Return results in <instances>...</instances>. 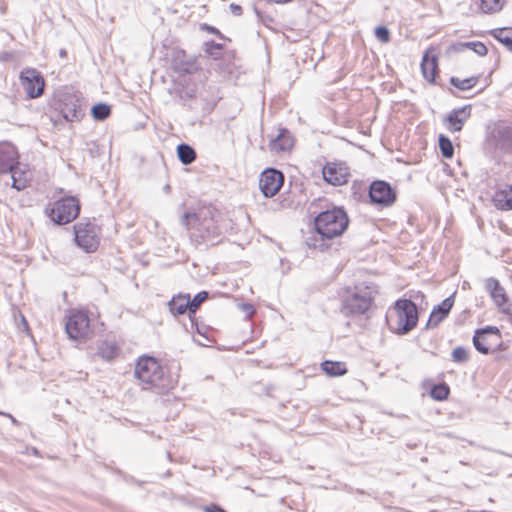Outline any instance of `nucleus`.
<instances>
[{
	"label": "nucleus",
	"instance_id": "1",
	"mask_svg": "<svg viewBox=\"0 0 512 512\" xmlns=\"http://www.w3.org/2000/svg\"><path fill=\"white\" fill-rule=\"evenodd\" d=\"M349 222L348 214L343 207H333L320 212L313 222L315 233L306 238V245L321 252L328 250V241L340 237L347 230Z\"/></svg>",
	"mask_w": 512,
	"mask_h": 512
},
{
	"label": "nucleus",
	"instance_id": "2",
	"mask_svg": "<svg viewBox=\"0 0 512 512\" xmlns=\"http://www.w3.org/2000/svg\"><path fill=\"white\" fill-rule=\"evenodd\" d=\"M181 224L189 231L190 240L196 247L214 246L222 241V233L211 208H202L197 212L186 211L181 218Z\"/></svg>",
	"mask_w": 512,
	"mask_h": 512
},
{
	"label": "nucleus",
	"instance_id": "3",
	"mask_svg": "<svg viewBox=\"0 0 512 512\" xmlns=\"http://www.w3.org/2000/svg\"><path fill=\"white\" fill-rule=\"evenodd\" d=\"M134 375L144 385L143 389L153 390L157 394H162L175 385L174 379L166 373L159 360L149 355L138 358Z\"/></svg>",
	"mask_w": 512,
	"mask_h": 512
},
{
	"label": "nucleus",
	"instance_id": "4",
	"mask_svg": "<svg viewBox=\"0 0 512 512\" xmlns=\"http://www.w3.org/2000/svg\"><path fill=\"white\" fill-rule=\"evenodd\" d=\"M417 305L407 298L395 301L393 309L386 315L389 330L396 335H407L418 324Z\"/></svg>",
	"mask_w": 512,
	"mask_h": 512
},
{
	"label": "nucleus",
	"instance_id": "5",
	"mask_svg": "<svg viewBox=\"0 0 512 512\" xmlns=\"http://www.w3.org/2000/svg\"><path fill=\"white\" fill-rule=\"evenodd\" d=\"M376 290L373 286L360 285L342 300L341 311L346 316H360L365 314L374 302Z\"/></svg>",
	"mask_w": 512,
	"mask_h": 512
},
{
	"label": "nucleus",
	"instance_id": "6",
	"mask_svg": "<svg viewBox=\"0 0 512 512\" xmlns=\"http://www.w3.org/2000/svg\"><path fill=\"white\" fill-rule=\"evenodd\" d=\"M80 213L79 200L74 196L62 197L56 200L47 215L57 225H65L72 222Z\"/></svg>",
	"mask_w": 512,
	"mask_h": 512
},
{
	"label": "nucleus",
	"instance_id": "7",
	"mask_svg": "<svg viewBox=\"0 0 512 512\" xmlns=\"http://www.w3.org/2000/svg\"><path fill=\"white\" fill-rule=\"evenodd\" d=\"M483 149L492 158L512 151V130H490Z\"/></svg>",
	"mask_w": 512,
	"mask_h": 512
},
{
	"label": "nucleus",
	"instance_id": "8",
	"mask_svg": "<svg viewBox=\"0 0 512 512\" xmlns=\"http://www.w3.org/2000/svg\"><path fill=\"white\" fill-rule=\"evenodd\" d=\"M368 197L371 204L387 208L397 200L396 190L385 180H374L370 183Z\"/></svg>",
	"mask_w": 512,
	"mask_h": 512
},
{
	"label": "nucleus",
	"instance_id": "9",
	"mask_svg": "<svg viewBox=\"0 0 512 512\" xmlns=\"http://www.w3.org/2000/svg\"><path fill=\"white\" fill-rule=\"evenodd\" d=\"M74 241L79 248L87 253L96 251L100 244L97 226L90 221L75 224Z\"/></svg>",
	"mask_w": 512,
	"mask_h": 512
},
{
	"label": "nucleus",
	"instance_id": "10",
	"mask_svg": "<svg viewBox=\"0 0 512 512\" xmlns=\"http://www.w3.org/2000/svg\"><path fill=\"white\" fill-rule=\"evenodd\" d=\"M65 331L72 340H82L87 337L90 331V319L88 314L82 310H73L67 316Z\"/></svg>",
	"mask_w": 512,
	"mask_h": 512
},
{
	"label": "nucleus",
	"instance_id": "11",
	"mask_svg": "<svg viewBox=\"0 0 512 512\" xmlns=\"http://www.w3.org/2000/svg\"><path fill=\"white\" fill-rule=\"evenodd\" d=\"M494 336L499 340L501 338V332L496 326L488 325L483 328L476 329L472 337V343L476 351L483 355L490 354L491 348L494 345Z\"/></svg>",
	"mask_w": 512,
	"mask_h": 512
},
{
	"label": "nucleus",
	"instance_id": "12",
	"mask_svg": "<svg viewBox=\"0 0 512 512\" xmlns=\"http://www.w3.org/2000/svg\"><path fill=\"white\" fill-rule=\"evenodd\" d=\"M283 183L284 175L276 168H267L260 174L259 188L266 198L276 195Z\"/></svg>",
	"mask_w": 512,
	"mask_h": 512
},
{
	"label": "nucleus",
	"instance_id": "13",
	"mask_svg": "<svg viewBox=\"0 0 512 512\" xmlns=\"http://www.w3.org/2000/svg\"><path fill=\"white\" fill-rule=\"evenodd\" d=\"M20 80L29 98H38L43 94L45 81L41 73L36 69L26 68L22 70Z\"/></svg>",
	"mask_w": 512,
	"mask_h": 512
},
{
	"label": "nucleus",
	"instance_id": "14",
	"mask_svg": "<svg viewBox=\"0 0 512 512\" xmlns=\"http://www.w3.org/2000/svg\"><path fill=\"white\" fill-rule=\"evenodd\" d=\"M268 137V149L273 154L289 153L295 144V138L290 130H277V134Z\"/></svg>",
	"mask_w": 512,
	"mask_h": 512
},
{
	"label": "nucleus",
	"instance_id": "15",
	"mask_svg": "<svg viewBox=\"0 0 512 512\" xmlns=\"http://www.w3.org/2000/svg\"><path fill=\"white\" fill-rule=\"evenodd\" d=\"M323 179L331 185L340 186L348 182L349 172L344 163L328 162L322 169Z\"/></svg>",
	"mask_w": 512,
	"mask_h": 512
},
{
	"label": "nucleus",
	"instance_id": "16",
	"mask_svg": "<svg viewBox=\"0 0 512 512\" xmlns=\"http://www.w3.org/2000/svg\"><path fill=\"white\" fill-rule=\"evenodd\" d=\"M485 288L489 292L496 306L505 314H511L510 305H508V296L501 286L500 282L491 277L486 279Z\"/></svg>",
	"mask_w": 512,
	"mask_h": 512
},
{
	"label": "nucleus",
	"instance_id": "17",
	"mask_svg": "<svg viewBox=\"0 0 512 512\" xmlns=\"http://www.w3.org/2000/svg\"><path fill=\"white\" fill-rule=\"evenodd\" d=\"M16 147L9 142L0 143V174L12 171L19 164Z\"/></svg>",
	"mask_w": 512,
	"mask_h": 512
},
{
	"label": "nucleus",
	"instance_id": "18",
	"mask_svg": "<svg viewBox=\"0 0 512 512\" xmlns=\"http://www.w3.org/2000/svg\"><path fill=\"white\" fill-rule=\"evenodd\" d=\"M453 305L454 296L451 295L440 304L434 306L426 323V328L437 327L449 315Z\"/></svg>",
	"mask_w": 512,
	"mask_h": 512
},
{
	"label": "nucleus",
	"instance_id": "19",
	"mask_svg": "<svg viewBox=\"0 0 512 512\" xmlns=\"http://www.w3.org/2000/svg\"><path fill=\"white\" fill-rule=\"evenodd\" d=\"M437 69V56L433 49H429L425 52L422 62H421V70L424 78L433 82L435 79Z\"/></svg>",
	"mask_w": 512,
	"mask_h": 512
},
{
	"label": "nucleus",
	"instance_id": "20",
	"mask_svg": "<svg viewBox=\"0 0 512 512\" xmlns=\"http://www.w3.org/2000/svg\"><path fill=\"white\" fill-rule=\"evenodd\" d=\"M169 310L173 315H184L190 316V294H178L171 298L168 303Z\"/></svg>",
	"mask_w": 512,
	"mask_h": 512
},
{
	"label": "nucleus",
	"instance_id": "21",
	"mask_svg": "<svg viewBox=\"0 0 512 512\" xmlns=\"http://www.w3.org/2000/svg\"><path fill=\"white\" fill-rule=\"evenodd\" d=\"M494 205L500 210H512V185L497 191L493 197Z\"/></svg>",
	"mask_w": 512,
	"mask_h": 512
},
{
	"label": "nucleus",
	"instance_id": "22",
	"mask_svg": "<svg viewBox=\"0 0 512 512\" xmlns=\"http://www.w3.org/2000/svg\"><path fill=\"white\" fill-rule=\"evenodd\" d=\"M470 117V107H463L451 112L445 119L444 124L454 128H461Z\"/></svg>",
	"mask_w": 512,
	"mask_h": 512
},
{
	"label": "nucleus",
	"instance_id": "23",
	"mask_svg": "<svg viewBox=\"0 0 512 512\" xmlns=\"http://www.w3.org/2000/svg\"><path fill=\"white\" fill-rule=\"evenodd\" d=\"M321 369L330 377H339L347 373V367L344 362L325 360L321 363Z\"/></svg>",
	"mask_w": 512,
	"mask_h": 512
},
{
	"label": "nucleus",
	"instance_id": "24",
	"mask_svg": "<svg viewBox=\"0 0 512 512\" xmlns=\"http://www.w3.org/2000/svg\"><path fill=\"white\" fill-rule=\"evenodd\" d=\"M505 0H474L478 10L485 14H493L502 10Z\"/></svg>",
	"mask_w": 512,
	"mask_h": 512
},
{
	"label": "nucleus",
	"instance_id": "25",
	"mask_svg": "<svg viewBox=\"0 0 512 512\" xmlns=\"http://www.w3.org/2000/svg\"><path fill=\"white\" fill-rule=\"evenodd\" d=\"M176 151L179 161L184 165L193 163L197 156L194 148L187 143L178 144Z\"/></svg>",
	"mask_w": 512,
	"mask_h": 512
},
{
	"label": "nucleus",
	"instance_id": "26",
	"mask_svg": "<svg viewBox=\"0 0 512 512\" xmlns=\"http://www.w3.org/2000/svg\"><path fill=\"white\" fill-rule=\"evenodd\" d=\"M118 350L115 343L103 341L98 345L96 354L106 361H111L116 357Z\"/></svg>",
	"mask_w": 512,
	"mask_h": 512
},
{
	"label": "nucleus",
	"instance_id": "27",
	"mask_svg": "<svg viewBox=\"0 0 512 512\" xmlns=\"http://www.w3.org/2000/svg\"><path fill=\"white\" fill-rule=\"evenodd\" d=\"M174 64L176 70L180 73L193 74L199 69L196 60L191 57L185 60H178V58H176Z\"/></svg>",
	"mask_w": 512,
	"mask_h": 512
},
{
	"label": "nucleus",
	"instance_id": "28",
	"mask_svg": "<svg viewBox=\"0 0 512 512\" xmlns=\"http://www.w3.org/2000/svg\"><path fill=\"white\" fill-rule=\"evenodd\" d=\"M438 147L440 149L441 155L446 158L450 159L454 155V145L451 139L444 135L439 134L438 136Z\"/></svg>",
	"mask_w": 512,
	"mask_h": 512
},
{
	"label": "nucleus",
	"instance_id": "29",
	"mask_svg": "<svg viewBox=\"0 0 512 512\" xmlns=\"http://www.w3.org/2000/svg\"><path fill=\"white\" fill-rule=\"evenodd\" d=\"M8 173L11 174L13 188H15L17 191H21L26 188L27 179L25 177V172L21 171L18 165L16 168H12V171H9Z\"/></svg>",
	"mask_w": 512,
	"mask_h": 512
},
{
	"label": "nucleus",
	"instance_id": "30",
	"mask_svg": "<svg viewBox=\"0 0 512 512\" xmlns=\"http://www.w3.org/2000/svg\"><path fill=\"white\" fill-rule=\"evenodd\" d=\"M450 388L446 383L434 384L430 389V396L436 401H443L448 398Z\"/></svg>",
	"mask_w": 512,
	"mask_h": 512
},
{
	"label": "nucleus",
	"instance_id": "31",
	"mask_svg": "<svg viewBox=\"0 0 512 512\" xmlns=\"http://www.w3.org/2000/svg\"><path fill=\"white\" fill-rule=\"evenodd\" d=\"M492 35L512 51V28L496 29Z\"/></svg>",
	"mask_w": 512,
	"mask_h": 512
},
{
	"label": "nucleus",
	"instance_id": "32",
	"mask_svg": "<svg viewBox=\"0 0 512 512\" xmlns=\"http://www.w3.org/2000/svg\"><path fill=\"white\" fill-rule=\"evenodd\" d=\"M478 82V77H469V78H465V79H459L457 77H452L450 79V83L462 90V91H465V90H469L471 88H473Z\"/></svg>",
	"mask_w": 512,
	"mask_h": 512
},
{
	"label": "nucleus",
	"instance_id": "33",
	"mask_svg": "<svg viewBox=\"0 0 512 512\" xmlns=\"http://www.w3.org/2000/svg\"><path fill=\"white\" fill-rule=\"evenodd\" d=\"M111 114V107L105 103H99L91 108V115L96 120H104Z\"/></svg>",
	"mask_w": 512,
	"mask_h": 512
},
{
	"label": "nucleus",
	"instance_id": "34",
	"mask_svg": "<svg viewBox=\"0 0 512 512\" xmlns=\"http://www.w3.org/2000/svg\"><path fill=\"white\" fill-rule=\"evenodd\" d=\"M209 293L205 290L198 292L192 299L190 298V318L194 317V314L199 309L201 304L208 299Z\"/></svg>",
	"mask_w": 512,
	"mask_h": 512
},
{
	"label": "nucleus",
	"instance_id": "35",
	"mask_svg": "<svg viewBox=\"0 0 512 512\" xmlns=\"http://www.w3.org/2000/svg\"><path fill=\"white\" fill-rule=\"evenodd\" d=\"M451 357H452V361L456 362V363H465L469 360L468 352L462 346H458V347L454 348L452 351Z\"/></svg>",
	"mask_w": 512,
	"mask_h": 512
},
{
	"label": "nucleus",
	"instance_id": "36",
	"mask_svg": "<svg viewBox=\"0 0 512 512\" xmlns=\"http://www.w3.org/2000/svg\"><path fill=\"white\" fill-rule=\"evenodd\" d=\"M191 330H195L196 333L203 336L207 341L212 342L208 336L209 328L203 324H199L195 317L190 318Z\"/></svg>",
	"mask_w": 512,
	"mask_h": 512
},
{
	"label": "nucleus",
	"instance_id": "37",
	"mask_svg": "<svg viewBox=\"0 0 512 512\" xmlns=\"http://www.w3.org/2000/svg\"><path fill=\"white\" fill-rule=\"evenodd\" d=\"M462 46L473 50L476 54L484 56L487 54V47L481 42H468L462 44Z\"/></svg>",
	"mask_w": 512,
	"mask_h": 512
},
{
	"label": "nucleus",
	"instance_id": "38",
	"mask_svg": "<svg viewBox=\"0 0 512 512\" xmlns=\"http://www.w3.org/2000/svg\"><path fill=\"white\" fill-rule=\"evenodd\" d=\"M375 36L382 43H387L390 39L389 31L384 26H379L375 29Z\"/></svg>",
	"mask_w": 512,
	"mask_h": 512
},
{
	"label": "nucleus",
	"instance_id": "39",
	"mask_svg": "<svg viewBox=\"0 0 512 512\" xmlns=\"http://www.w3.org/2000/svg\"><path fill=\"white\" fill-rule=\"evenodd\" d=\"M505 349H506V346L504 345V343L502 341V337L500 338V340L496 337V340H494V345L491 348V353L497 352V351H503Z\"/></svg>",
	"mask_w": 512,
	"mask_h": 512
},
{
	"label": "nucleus",
	"instance_id": "40",
	"mask_svg": "<svg viewBox=\"0 0 512 512\" xmlns=\"http://www.w3.org/2000/svg\"><path fill=\"white\" fill-rule=\"evenodd\" d=\"M205 512H226L221 506L218 504H211L204 507Z\"/></svg>",
	"mask_w": 512,
	"mask_h": 512
},
{
	"label": "nucleus",
	"instance_id": "41",
	"mask_svg": "<svg viewBox=\"0 0 512 512\" xmlns=\"http://www.w3.org/2000/svg\"><path fill=\"white\" fill-rule=\"evenodd\" d=\"M241 309L243 312H245L248 316H251L252 314L255 313V309L253 307L252 304L250 303H242L241 304Z\"/></svg>",
	"mask_w": 512,
	"mask_h": 512
},
{
	"label": "nucleus",
	"instance_id": "42",
	"mask_svg": "<svg viewBox=\"0 0 512 512\" xmlns=\"http://www.w3.org/2000/svg\"><path fill=\"white\" fill-rule=\"evenodd\" d=\"M230 9H231V11H232V13H233L234 15L239 16V15H241V14H242V8H241V6H239V5L231 4V5H230Z\"/></svg>",
	"mask_w": 512,
	"mask_h": 512
},
{
	"label": "nucleus",
	"instance_id": "43",
	"mask_svg": "<svg viewBox=\"0 0 512 512\" xmlns=\"http://www.w3.org/2000/svg\"><path fill=\"white\" fill-rule=\"evenodd\" d=\"M163 191L166 193V194H169L171 192V186L169 184H166L164 187H163Z\"/></svg>",
	"mask_w": 512,
	"mask_h": 512
},
{
	"label": "nucleus",
	"instance_id": "44",
	"mask_svg": "<svg viewBox=\"0 0 512 512\" xmlns=\"http://www.w3.org/2000/svg\"><path fill=\"white\" fill-rule=\"evenodd\" d=\"M1 414L5 415V413H1ZM6 416H8L11 419L13 424H18V421L11 414H6Z\"/></svg>",
	"mask_w": 512,
	"mask_h": 512
},
{
	"label": "nucleus",
	"instance_id": "45",
	"mask_svg": "<svg viewBox=\"0 0 512 512\" xmlns=\"http://www.w3.org/2000/svg\"><path fill=\"white\" fill-rule=\"evenodd\" d=\"M370 131L371 130H365V129L360 130V132L363 133L364 135H370Z\"/></svg>",
	"mask_w": 512,
	"mask_h": 512
},
{
	"label": "nucleus",
	"instance_id": "46",
	"mask_svg": "<svg viewBox=\"0 0 512 512\" xmlns=\"http://www.w3.org/2000/svg\"><path fill=\"white\" fill-rule=\"evenodd\" d=\"M195 94V90H192L191 92L187 93L188 97H193Z\"/></svg>",
	"mask_w": 512,
	"mask_h": 512
},
{
	"label": "nucleus",
	"instance_id": "47",
	"mask_svg": "<svg viewBox=\"0 0 512 512\" xmlns=\"http://www.w3.org/2000/svg\"><path fill=\"white\" fill-rule=\"evenodd\" d=\"M357 492L360 494H363L364 492L362 490L357 489Z\"/></svg>",
	"mask_w": 512,
	"mask_h": 512
}]
</instances>
